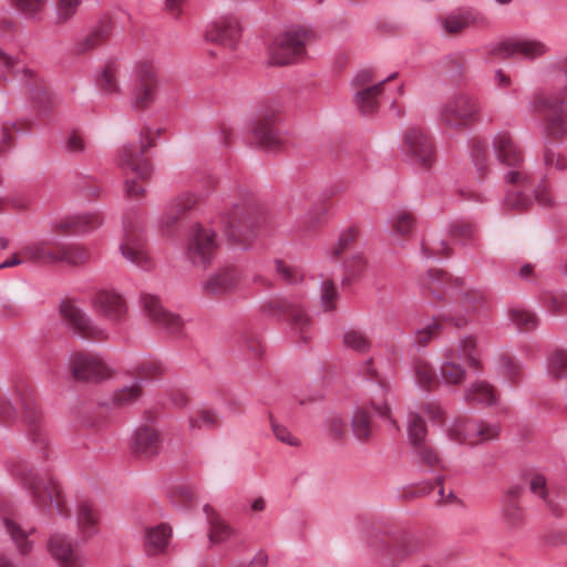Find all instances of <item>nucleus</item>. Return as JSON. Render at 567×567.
I'll return each mask as SVG.
<instances>
[{
    "mask_svg": "<svg viewBox=\"0 0 567 567\" xmlns=\"http://www.w3.org/2000/svg\"><path fill=\"white\" fill-rule=\"evenodd\" d=\"M441 377L445 383L458 384L465 379V370L461 364L446 360L441 367Z\"/></svg>",
    "mask_w": 567,
    "mask_h": 567,
    "instance_id": "8fccbe9b",
    "label": "nucleus"
},
{
    "mask_svg": "<svg viewBox=\"0 0 567 567\" xmlns=\"http://www.w3.org/2000/svg\"><path fill=\"white\" fill-rule=\"evenodd\" d=\"M464 399L468 403H481L491 405L495 402V394L493 388L484 382L480 381L473 383L465 392Z\"/></svg>",
    "mask_w": 567,
    "mask_h": 567,
    "instance_id": "2f4dec72",
    "label": "nucleus"
},
{
    "mask_svg": "<svg viewBox=\"0 0 567 567\" xmlns=\"http://www.w3.org/2000/svg\"><path fill=\"white\" fill-rule=\"evenodd\" d=\"M338 298V291L332 280L324 279L321 284V303L326 310L334 309V301Z\"/></svg>",
    "mask_w": 567,
    "mask_h": 567,
    "instance_id": "0e129e2a",
    "label": "nucleus"
},
{
    "mask_svg": "<svg viewBox=\"0 0 567 567\" xmlns=\"http://www.w3.org/2000/svg\"><path fill=\"white\" fill-rule=\"evenodd\" d=\"M158 79L155 68L147 61L136 64L131 89V104L135 110H146L155 101Z\"/></svg>",
    "mask_w": 567,
    "mask_h": 567,
    "instance_id": "6e6552de",
    "label": "nucleus"
},
{
    "mask_svg": "<svg viewBox=\"0 0 567 567\" xmlns=\"http://www.w3.org/2000/svg\"><path fill=\"white\" fill-rule=\"evenodd\" d=\"M398 73L390 74L386 79L374 83L372 86L363 87L354 94V103L359 111L367 115L374 113L379 107V96L382 93L383 85L393 79Z\"/></svg>",
    "mask_w": 567,
    "mask_h": 567,
    "instance_id": "bb28decb",
    "label": "nucleus"
},
{
    "mask_svg": "<svg viewBox=\"0 0 567 567\" xmlns=\"http://www.w3.org/2000/svg\"><path fill=\"white\" fill-rule=\"evenodd\" d=\"M118 66L115 62L107 63L101 75L96 79L99 89L105 94H115L120 92L117 81Z\"/></svg>",
    "mask_w": 567,
    "mask_h": 567,
    "instance_id": "72a5a7b5",
    "label": "nucleus"
},
{
    "mask_svg": "<svg viewBox=\"0 0 567 567\" xmlns=\"http://www.w3.org/2000/svg\"><path fill=\"white\" fill-rule=\"evenodd\" d=\"M165 371L163 364L155 360H145L136 369L135 381H148L161 377Z\"/></svg>",
    "mask_w": 567,
    "mask_h": 567,
    "instance_id": "de8ad7c7",
    "label": "nucleus"
},
{
    "mask_svg": "<svg viewBox=\"0 0 567 567\" xmlns=\"http://www.w3.org/2000/svg\"><path fill=\"white\" fill-rule=\"evenodd\" d=\"M204 512L207 515L209 529V542L212 544L221 543L230 536L229 527L219 518L209 505L204 506Z\"/></svg>",
    "mask_w": 567,
    "mask_h": 567,
    "instance_id": "7c9ffc66",
    "label": "nucleus"
},
{
    "mask_svg": "<svg viewBox=\"0 0 567 567\" xmlns=\"http://www.w3.org/2000/svg\"><path fill=\"white\" fill-rule=\"evenodd\" d=\"M413 370L416 383L424 390L430 391L437 383L435 372L426 361L415 360Z\"/></svg>",
    "mask_w": 567,
    "mask_h": 567,
    "instance_id": "58836bf2",
    "label": "nucleus"
},
{
    "mask_svg": "<svg viewBox=\"0 0 567 567\" xmlns=\"http://www.w3.org/2000/svg\"><path fill=\"white\" fill-rule=\"evenodd\" d=\"M47 547L50 555L56 560V567H83L81 557L64 534H53L49 538Z\"/></svg>",
    "mask_w": 567,
    "mask_h": 567,
    "instance_id": "aec40b11",
    "label": "nucleus"
},
{
    "mask_svg": "<svg viewBox=\"0 0 567 567\" xmlns=\"http://www.w3.org/2000/svg\"><path fill=\"white\" fill-rule=\"evenodd\" d=\"M196 202L197 198L190 194H183L175 198L168 207L166 216L167 223L172 224L176 221L179 218V216H182L188 209H190L196 204Z\"/></svg>",
    "mask_w": 567,
    "mask_h": 567,
    "instance_id": "a19ab883",
    "label": "nucleus"
},
{
    "mask_svg": "<svg viewBox=\"0 0 567 567\" xmlns=\"http://www.w3.org/2000/svg\"><path fill=\"white\" fill-rule=\"evenodd\" d=\"M465 59L461 53H454L446 58L445 68L453 78H461L465 68Z\"/></svg>",
    "mask_w": 567,
    "mask_h": 567,
    "instance_id": "69168bd1",
    "label": "nucleus"
},
{
    "mask_svg": "<svg viewBox=\"0 0 567 567\" xmlns=\"http://www.w3.org/2000/svg\"><path fill=\"white\" fill-rule=\"evenodd\" d=\"M142 396V388L138 382L124 386L114 392L112 401L114 406L124 408L137 401Z\"/></svg>",
    "mask_w": 567,
    "mask_h": 567,
    "instance_id": "79ce46f5",
    "label": "nucleus"
},
{
    "mask_svg": "<svg viewBox=\"0 0 567 567\" xmlns=\"http://www.w3.org/2000/svg\"><path fill=\"white\" fill-rule=\"evenodd\" d=\"M122 256L133 265L142 269H151L152 259L145 248V244L141 234H136L128 228L126 236L120 246Z\"/></svg>",
    "mask_w": 567,
    "mask_h": 567,
    "instance_id": "412c9836",
    "label": "nucleus"
},
{
    "mask_svg": "<svg viewBox=\"0 0 567 567\" xmlns=\"http://www.w3.org/2000/svg\"><path fill=\"white\" fill-rule=\"evenodd\" d=\"M10 79H18L30 92L32 100L44 103L49 99L48 89L39 75L0 49V80L9 81Z\"/></svg>",
    "mask_w": 567,
    "mask_h": 567,
    "instance_id": "0eeeda50",
    "label": "nucleus"
},
{
    "mask_svg": "<svg viewBox=\"0 0 567 567\" xmlns=\"http://www.w3.org/2000/svg\"><path fill=\"white\" fill-rule=\"evenodd\" d=\"M45 244H31L22 248L21 256L31 262L44 266Z\"/></svg>",
    "mask_w": 567,
    "mask_h": 567,
    "instance_id": "bf43d9fd",
    "label": "nucleus"
},
{
    "mask_svg": "<svg viewBox=\"0 0 567 567\" xmlns=\"http://www.w3.org/2000/svg\"><path fill=\"white\" fill-rule=\"evenodd\" d=\"M545 133L551 140L567 136V85L545 101Z\"/></svg>",
    "mask_w": 567,
    "mask_h": 567,
    "instance_id": "9b49d317",
    "label": "nucleus"
},
{
    "mask_svg": "<svg viewBox=\"0 0 567 567\" xmlns=\"http://www.w3.org/2000/svg\"><path fill=\"white\" fill-rule=\"evenodd\" d=\"M190 430L202 429L203 426L208 429H215L218 426V420L214 412L209 410H200L196 416L188 419Z\"/></svg>",
    "mask_w": 567,
    "mask_h": 567,
    "instance_id": "5fc2aeb1",
    "label": "nucleus"
},
{
    "mask_svg": "<svg viewBox=\"0 0 567 567\" xmlns=\"http://www.w3.org/2000/svg\"><path fill=\"white\" fill-rule=\"evenodd\" d=\"M142 302L145 312L158 329L173 336L182 333L184 322L181 317L165 310L156 296L143 295Z\"/></svg>",
    "mask_w": 567,
    "mask_h": 567,
    "instance_id": "f3484780",
    "label": "nucleus"
},
{
    "mask_svg": "<svg viewBox=\"0 0 567 567\" xmlns=\"http://www.w3.org/2000/svg\"><path fill=\"white\" fill-rule=\"evenodd\" d=\"M496 424H486L476 420H457L451 427V437L458 443L476 445L498 436Z\"/></svg>",
    "mask_w": 567,
    "mask_h": 567,
    "instance_id": "ddd939ff",
    "label": "nucleus"
},
{
    "mask_svg": "<svg viewBox=\"0 0 567 567\" xmlns=\"http://www.w3.org/2000/svg\"><path fill=\"white\" fill-rule=\"evenodd\" d=\"M483 305L484 296L476 291L465 292L461 300V307L468 316L477 313Z\"/></svg>",
    "mask_w": 567,
    "mask_h": 567,
    "instance_id": "4d7b16f0",
    "label": "nucleus"
},
{
    "mask_svg": "<svg viewBox=\"0 0 567 567\" xmlns=\"http://www.w3.org/2000/svg\"><path fill=\"white\" fill-rule=\"evenodd\" d=\"M80 0H58L56 3V16L58 22H66L70 20L78 11Z\"/></svg>",
    "mask_w": 567,
    "mask_h": 567,
    "instance_id": "e2e57ef3",
    "label": "nucleus"
},
{
    "mask_svg": "<svg viewBox=\"0 0 567 567\" xmlns=\"http://www.w3.org/2000/svg\"><path fill=\"white\" fill-rule=\"evenodd\" d=\"M132 446L138 454L153 456L159 452L162 440L153 426L144 425L135 430L132 436Z\"/></svg>",
    "mask_w": 567,
    "mask_h": 567,
    "instance_id": "a878e982",
    "label": "nucleus"
},
{
    "mask_svg": "<svg viewBox=\"0 0 567 567\" xmlns=\"http://www.w3.org/2000/svg\"><path fill=\"white\" fill-rule=\"evenodd\" d=\"M493 150L502 165L511 169L505 174L507 184L529 186V174L524 167V156L520 147L515 143L508 132H498L493 137Z\"/></svg>",
    "mask_w": 567,
    "mask_h": 567,
    "instance_id": "7ed1b4c3",
    "label": "nucleus"
},
{
    "mask_svg": "<svg viewBox=\"0 0 567 567\" xmlns=\"http://www.w3.org/2000/svg\"><path fill=\"white\" fill-rule=\"evenodd\" d=\"M62 262L70 266H80L85 264L90 258V251L79 245L61 246Z\"/></svg>",
    "mask_w": 567,
    "mask_h": 567,
    "instance_id": "a18cd8bd",
    "label": "nucleus"
},
{
    "mask_svg": "<svg viewBox=\"0 0 567 567\" xmlns=\"http://www.w3.org/2000/svg\"><path fill=\"white\" fill-rule=\"evenodd\" d=\"M364 534L367 546L381 567H398L426 546L422 537L408 532L389 537L388 533L368 525Z\"/></svg>",
    "mask_w": 567,
    "mask_h": 567,
    "instance_id": "f257e3e1",
    "label": "nucleus"
},
{
    "mask_svg": "<svg viewBox=\"0 0 567 567\" xmlns=\"http://www.w3.org/2000/svg\"><path fill=\"white\" fill-rule=\"evenodd\" d=\"M264 311L269 315H288L295 328L301 332L309 324L310 318L305 312L300 302L289 298H276L267 302L262 307Z\"/></svg>",
    "mask_w": 567,
    "mask_h": 567,
    "instance_id": "6ab92c4d",
    "label": "nucleus"
},
{
    "mask_svg": "<svg viewBox=\"0 0 567 567\" xmlns=\"http://www.w3.org/2000/svg\"><path fill=\"white\" fill-rule=\"evenodd\" d=\"M409 442L412 447L426 442V424L417 413H411L408 423Z\"/></svg>",
    "mask_w": 567,
    "mask_h": 567,
    "instance_id": "4c0bfd02",
    "label": "nucleus"
},
{
    "mask_svg": "<svg viewBox=\"0 0 567 567\" xmlns=\"http://www.w3.org/2000/svg\"><path fill=\"white\" fill-rule=\"evenodd\" d=\"M547 47L536 40L509 39L495 44L491 53L497 58L507 59L520 54L527 59H536L547 52Z\"/></svg>",
    "mask_w": 567,
    "mask_h": 567,
    "instance_id": "a211bd4d",
    "label": "nucleus"
},
{
    "mask_svg": "<svg viewBox=\"0 0 567 567\" xmlns=\"http://www.w3.org/2000/svg\"><path fill=\"white\" fill-rule=\"evenodd\" d=\"M100 224L97 217L80 215L68 217L64 221L60 223L59 228L72 230L73 233L87 231L95 228Z\"/></svg>",
    "mask_w": 567,
    "mask_h": 567,
    "instance_id": "ea45409f",
    "label": "nucleus"
},
{
    "mask_svg": "<svg viewBox=\"0 0 567 567\" xmlns=\"http://www.w3.org/2000/svg\"><path fill=\"white\" fill-rule=\"evenodd\" d=\"M548 372L554 378L567 377V352L564 350L555 351L548 362Z\"/></svg>",
    "mask_w": 567,
    "mask_h": 567,
    "instance_id": "603ef678",
    "label": "nucleus"
},
{
    "mask_svg": "<svg viewBox=\"0 0 567 567\" xmlns=\"http://www.w3.org/2000/svg\"><path fill=\"white\" fill-rule=\"evenodd\" d=\"M471 157L477 172L481 174V176H484L487 172L486 147L480 142H474L471 150Z\"/></svg>",
    "mask_w": 567,
    "mask_h": 567,
    "instance_id": "13d9d810",
    "label": "nucleus"
},
{
    "mask_svg": "<svg viewBox=\"0 0 567 567\" xmlns=\"http://www.w3.org/2000/svg\"><path fill=\"white\" fill-rule=\"evenodd\" d=\"M403 152L420 167L427 169L435 161V151L431 138L416 126L409 127L404 133Z\"/></svg>",
    "mask_w": 567,
    "mask_h": 567,
    "instance_id": "9d476101",
    "label": "nucleus"
},
{
    "mask_svg": "<svg viewBox=\"0 0 567 567\" xmlns=\"http://www.w3.org/2000/svg\"><path fill=\"white\" fill-rule=\"evenodd\" d=\"M412 458L414 464L430 471L443 467V461L439 453L427 442L412 447Z\"/></svg>",
    "mask_w": 567,
    "mask_h": 567,
    "instance_id": "cd10ccee",
    "label": "nucleus"
},
{
    "mask_svg": "<svg viewBox=\"0 0 567 567\" xmlns=\"http://www.w3.org/2000/svg\"><path fill=\"white\" fill-rule=\"evenodd\" d=\"M275 270L277 276L289 285L301 282L303 279V274L300 269L286 264L281 259L275 260Z\"/></svg>",
    "mask_w": 567,
    "mask_h": 567,
    "instance_id": "09e8293b",
    "label": "nucleus"
},
{
    "mask_svg": "<svg viewBox=\"0 0 567 567\" xmlns=\"http://www.w3.org/2000/svg\"><path fill=\"white\" fill-rule=\"evenodd\" d=\"M48 0H14V4L24 16L39 19Z\"/></svg>",
    "mask_w": 567,
    "mask_h": 567,
    "instance_id": "864d4df0",
    "label": "nucleus"
},
{
    "mask_svg": "<svg viewBox=\"0 0 567 567\" xmlns=\"http://www.w3.org/2000/svg\"><path fill=\"white\" fill-rule=\"evenodd\" d=\"M275 112H265L254 127L258 144L266 150H275L281 144V137L275 128Z\"/></svg>",
    "mask_w": 567,
    "mask_h": 567,
    "instance_id": "393cba45",
    "label": "nucleus"
},
{
    "mask_svg": "<svg viewBox=\"0 0 567 567\" xmlns=\"http://www.w3.org/2000/svg\"><path fill=\"white\" fill-rule=\"evenodd\" d=\"M3 526L13 543L16 544L20 554L25 555L31 550V542L28 536L31 532L24 530L18 523L10 518H3Z\"/></svg>",
    "mask_w": 567,
    "mask_h": 567,
    "instance_id": "473e14b6",
    "label": "nucleus"
},
{
    "mask_svg": "<svg viewBox=\"0 0 567 567\" xmlns=\"http://www.w3.org/2000/svg\"><path fill=\"white\" fill-rule=\"evenodd\" d=\"M343 344L360 354H365L371 349V340L364 332L355 329H349L343 332Z\"/></svg>",
    "mask_w": 567,
    "mask_h": 567,
    "instance_id": "e433bc0d",
    "label": "nucleus"
},
{
    "mask_svg": "<svg viewBox=\"0 0 567 567\" xmlns=\"http://www.w3.org/2000/svg\"><path fill=\"white\" fill-rule=\"evenodd\" d=\"M172 535V529L166 524H159L155 527L148 528L145 536V546L148 553L157 554L165 549L168 539Z\"/></svg>",
    "mask_w": 567,
    "mask_h": 567,
    "instance_id": "c85d7f7f",
    "label": "nucleus"
},
{
    "mask_svg": "<svg viewBox=\"0 0 567 567\" xmlns=\"http://www.w3.org/2000/svg\"><path fill=\"white\" fill-rule=\"evenodd\" d=\"M529 489H530V492L533 494L537 495L538 497H540L545 502L547 508L554 515H559L560 514L559 505L557 503H555L548 496V489H547V484H546L545 476H543L540 474L533 475L532 478H530V482H529Z\"/></svg>",
    "mask_w": 567,
    "mask_h": 567,
    "instance_id": "c9c22d12",
    "label": "nucleus"
},
{
    "mask_svg": "<svg viewBox=\"0 0 567 567\" xmlns=\"http://www.w3.org/2000/svg\"><path fill=\"white\" fill-rule=\"evenodd\" d=\"M391 225L399 235H408L414 227V217L408 212H400L391 217Z\"/></svg>",
    "mask_w": 567,
    "mask_h": 567,
    "instance_id": "6e6d98bb",
    "label": "nucleus"
},
{
    "mask_svg": "<svg viewBox=\"0 0 567 567\" xmlns=\"http://www.w3.org/2000/svg\"><path fill=\"white\" fill-rule=\"evenodd\" d=\"M354 436L359 441H367L372 433L371 419L367 411L358 410L351 421Z\"/></svg>",
    "mask_w": 567,
    "mask_h": 567,
    "instance_id": "37998d69",
    "label": "nucleus"
},
{
    "mask_svg": "<svg viewBox=\"0 0 567 567\" xmlns=\"http://www.w3.org/2000/svg\"><path fill=\"white\" fill-rule=\"evenodd\" d=\"M270 424H271V429H272L275 436L280 442L286 443L291 446L299 445V441L295 436L291 435V433L289 432V430L286 426L280 425L274 419L270 420Z\"/></svg>",
    "mask_w": 567,
    "mask_h": 567,
    "instance_id": "338daca9",
    "label": "nucleus"
},
{
    "mask_svg": "<svg viewBox=\"0 0 567 567\" xmlns=\"http://www.w3.org/2000/svg\"><path fill=\"white\" fill-rule=\"evenodd\" d=\"M25 488L30 491L38 504H51L60 515H66L62 491L54 480H41L27 463H17L12 468Z\"/></svg>",
    "mask_w": 567,
    "mask_h": 567,
    "instance_id": "20e7f679",
    "label": "nucleus"
},
{
    "mask_svg": "<svg viewBox=\"0 0 567 567\" xmlns=\"http://www.w3.org/2000/svg\"><path fill=\"white\" fill-rule=\"evenodd\" d=\"M309 32L301 27H292L275 37L268 48L270 62L277 65L293 63L306 53Z\"/></svg>",
    "mask_w": 567,
    "mask_h": 567,
    "instance_id": "39448f33",
    "label": "nucleus"
},
{
    "mask_svg": "<svg viewBox=\"0 0 567 567\" xmlns=\"http://www.w3.org/2000/svg\"><path fill=\"white\" fill-rule=\"evenodd\" d=\"M460 357L464 358L471 365H478L477 343L473 336H465L458 342L457 348Z\"/></svg>",
    "mask_w": 567,
    "mask_h": 567,
    "instance_id": "3c124183",
    "label": "nucleus"
},
{
    "mask_svg": "<svg viewBox=\"0 0 567 567\" xmlns=\"http://www.w3.org/2000/svg\"><path fill=\"white\" fill-rule=\"evenodd\" d=\"M60 313L64 323L81 338L93 340L106 338L105 331L95 326L73 301L63 300L60 303Z\"/></svg>",
    "mask_w": 567,
    "mask_h": 567,
    "instance_id": "f8f14e48",
    "label": "nucleus"
},
{
    "mask_svg": "<svg viewBox=\"0 0 567 567\" xmlns=\"http://www.w3.org/2000/svg\"><path fill=\"white\" fill-rule=\"evenodd\" d=\"M228 239L244 249L254 235V230L264 220V215L258 207L251 204L234 205V207L221 217Z\"/></svg>",
    "mask_w": 567,
    "mask_h": 567,
    "instance_id": "f03ea898",
    "label": "nucleus"
},
{
    "mask_svg": "<svg viewBox=\"0 0 567 567\" xmlns=\"http://www.w3.org/2000/svg\"><path fill=\"white\" fill-rule=\"evenodd\" d=\"M481 116V105L476 97L465 93L451 96L442 106L440 120L443 124L463 128L476 123Z\"/></svg>",
    "mask_w": 567,
    "mask_h": 567,
    "instance_id": "423d86ee",
    "label": "nucleus"
},
{
    "mask_svg": "<svg viewBox=\"0 0 567 567\" xmlns=\"http://www.w3.org/2000/svg\"><path fill=\"white\" fill-rule=\"evenodd\" d=\"M240 276L235 267H226L212 275L204 284L207 295H225L234 291L239 285Z\"/></svg>",
    "mask_w": 567,
    "mask_h": 567,
    "instance_id": "b1692460",
    "label": "nucleus"
},
{
    "mask_svg": "<svg viewBox=\"0 0 567 567\" xmlns=\"http://www.w3.org/2000/svg\"><path fill=\"white\" fill-rule=\"evenodd\" d=\"M475 23V16L471 11L452 13L443 19V27L447 33L456 34Z\"/></svg>",
    "mask_w": 567,
    "mask_h": 567,
    "instance_id": "f704fd0d",
    "label": "nucleus"
},
{
    "mask_svg": "<svg viewBox=\"0 0 567 567\" xmlns=\"http://www.w3.org/2000/svg\"><path fill=\"white\" fill-rule=\"evenodd\" d=\"M241 28L235 18H225L219 22L214 23L206 31V39L208 41L220 43L224 47L234 49L240 38Z\"/></svg>",
    "mask_w": 567,
    "mask_h": 567,
    "instance_id": "5701e85b",
    "label": "nucleus"
},
{
    "mask_svg": "<svg viewBox=\"0 0 567 567\" xmlns=\"http://www.w3.org/2000/svg\"><path fill=\"white\" fill-rule=\"evenodd\" d=\"M70 364L72 375L78 381L97 382L110 377L109 367L95 354L76 352L72 355Z\"/></svg>",
    "mask_w": 567,
    "mask_h": 567,
    "instance_id": "4468645a",
    "label": "nucleus"
},
{
    "mask_svg": "<svg viewBox=\"0 0 567 567\" xmlns=\"http://www.w3.org/2000/svg\"><path fill=\"white\" fill-rule=\"evenodd\" d=\"M511 320L519 331H532L538 326L536 315L520 308L511 310Z\"/></svg>",
    "mask_w": 567,
    "mask_h": 567,
    "instance_id": "49530a36",
    "label": "nucleus"
},
{
    "mask_svg": "<svg viewBox=\"0 0 567 567\" xmlns=\"http://www.w3.org/2000/svg\"><path fill=\"white\" fill-rule=\"evenodd\" d=\"M216 248L215 233L213 230L200 226H196L192 230L187 256L193 264L206 267L210 264Z\"/></svg>",
    "mask_w": 567,
    "mask_h": 567,
    "instance_id": "2eb2a0df",
    "label": "nucleus"
},
{
    "mask_svg": "<svg viewBox=\"0 0 567 567\" xmlns=\"http://www.w3.org/2000/svg\"><path fill=\"white\" fill-rule=\"evenodd\" d=\"M153 145L150 128H143L137 144L128 143L118 151V166L123 169H131L140 179H147L151 176L152 167L144 154Z\"/></svg>",
    "mask_w": 567,
    "mask_h": 567,
    "instance_id": "1a4fd4ad",
    "label": "nucleus"
},
{
    "mask_svg": "<svg viewBox=\"0 0 567 567\" xmlns=\"http://www.w3.org/2000/svg\"><path fill=\"white\" fill-rule=\"evenodd\" d=\"M450 276L440 269H431L427 272L426 287L437 299L445 295V288L449 285Z\"/></svg>",
    "mask_w": 567,
    "mask_h": 567,
    "instance_id": "c03bdc74",
    "label": "nucleus"
},
{
    "mask_svg": "<svg viewBox=\"0 0 567 567\" xmlns=\"http://www.w3.org/2000/svg\"><path fill=\"white\" fill-rule=\"evenodd\" d=\"M441 323L435 320L432 321L426 327L419 329L415 332V343L422 348L426 347L427 343L432 340V338L437 336L441 332Z\"/></svg>",
    "mask_w": 567,
    "mask_h": 567,
    "instance_id": "052dcab7",
    "label": "nucleus"
},
{
    "mask_svg": "<svg viewBox=\"0 0 567 567\" xmlns=\"http://www.w3.org/2000/svg\"><path fill=\"white\" fill-rule=\"evenodd\" d=\"M513 189L508 190L504 197V207L511 210L524 212L527 210L534 203L543 206H549L551 199L543 188H535L533 186L532 176L529 175V186L523 187L517 184H512Z\"/></svg>",
    "mask_w": 567,
    "mask_h": 567,
    "instance_id": "dca6fc26",
    "label": "nucleus"
},
{
    "mask_svg": "<svg viewBox=\"0 0 567 567\" xmlns=\"http://www.w3.org/2000/svg\"><path fill=\"white\" fill-rule=\"evenodd\" d=\"M365 261L361 255H355L350 261L344 264L346 276L342 280V285H349L352 279L359 276L364 269Z\"/></svg>",
    "mask_w": 567,
    "mask_h": 567,
    "instance_id": "680f3d73",
    "label": "nucleus"
},
{
    "mask_svg": "<svg viewBox=\"0 0 567 567\" xmlns=\"http://www.w3.org/2000/svg\"><path fill=\"white\" fill-rule=\"evenodd\" d=\"M92 306L99 316L112 321H120L126 312L122 297L109 290L97 292L92 300Z\"/></svg>",
    "mask_w": 567,
    "mask_h": 567,
    "instance_id": "4be33fe9",
    "label": "nucleus"
},
{
    "mask_svg": "<svg viewBox=\"0 0 567 567\" xmlns=\"http://www.w3.org/2000/svg\"><path fill=\"white\" fill-rule=\"evenodd\" d=\"M97 513L93 506L83 501L78 508V525L84 538L96 533Z\"/></svg>",
    "mask_w": 567,
    "mask_h": 567,
    "instance_id": "c756f323",
    "label": "nucleus"
},
{
    "mask_svg": "<svg viewBox=\"0 0 567 567\" xmlns=\"http://www.w3.org/2000/svg\"><path fill=\"white\" fill-rule=\"evenodd\" d=\"M544 161L547 166L558 171H564L567 167L566 158L556 148L548 147L544 154Z\"/></svg>",
    "mask_w": 567,
    "mask_h": 567,
    "instance_id": "774afa93",
    "label": "nucleus"
}]
</instances>
